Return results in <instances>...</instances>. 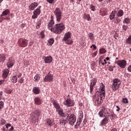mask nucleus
<instances>
[{"mask_svg":"<svg viewBox=\"0 0 131 131\" xmlns=\"http://www.w3.org/2000/svg\"><path fill=\"white\" fill-rule=\"evenodd\" d=\"M55 24V21H54V16L53 15L51 16V20L48 24V28L51 31H53L54 33L57 34H60L64 29H65V26L63 23L57 24L55 27L54 26Z\"/></svg>","mask_w":131,"mask_h":131,"instance_id":"obj_1","label":"nucleus"},{"mask_svg":"<svg viewBox=\"0 0 131 131\" xmlns=\"http://www.w3.org/2000/svg\"><path fill=\"white\" fill-rule=\"evenodd\" d=\"M98 115L99 117H104V118L100 121L99 126H105L106 124L109 122V117H110V113L106 107L103 106L101 110L98 112Z\"/></svg>","mask_w":131,"mask_h":131,"instance_id":"obj_2","label":"nucleus"},{"mask_svg":"<svg viewBox=\"0 0 131 131\" xmlns=\"http://www.w3.org/2000/svg\"><path fill=\"white\" fill-rule=\"evenodd\" d=\"M103 95L95 93L93 96V103L95 106H100L103 103Z\"/></svg>","mask_w":131,"mask_h":131,"instance_id":"obj_3","label":"nucleus"},{"mask_svg":"<svg viewBox=\"0 0 131 131\" xmlns=\"http://www.w3.org/2000/svg\"><path fill=\"white\" fill-rule=\"evenodd\" d=\"M66 114L67 115V119L68 121H69L70 125H74V123L76 122V117H75V115H74V114H71V112L69 111L66 112Z\"/></svg>","mask_w":131,"mask_h":131,"instance_id":"obj_4","label":"nucleus"},{"mask_svg":"<svg viewBox=\"0 0 131 131\" xmlns=\"http://www.w3.org/2000/svg\"><path fill=\"white\" fill-rule=\"evenodd\" d=\"M62 10L59 7H57L54 10V14L56 17L57 22H61V20H62Z\"/></svg>","mask_w":131,"mask_h":131,"instance_id":"obj_5","label":"nucleus"},{"mask_svg":"<svg viewBox=\"0 0 131 131\" xmlns=\"http://www.w3.org/2000/svg\"><path fill=\"white\" fill-rule=\"evenodd\" d=\"M121 84V81L120 80L117 78H115L113 80V83L112 84V88L113 91H117L120 88V84Z\"/></svg>","mask_w":131,"mask_h":131,"instance_id":"obj_6","label":"nucleus"},{"mask_svg":"<svg viewBox=\"0 0 131 131\" xmlns=\"http://www.w3.org/2000/svg\"><path fill=\"white\" fill-rule=\"evenodd\" d=\"M40 9H41V6H39L38 7V8L34 10L33 15L32 16V19H36V18H37V17L40 15V13L41 12Z\"/></svg>","mask_w":131,"mask_h":131,"instance_id":"obj_7","label":"nucleus"},{"mask_svg":"<svg viewBox=\"0 0 131 131\" xmlns=\"http://www.w3.org/2000/svg\"><path fill=\"white\" fill-rule=\"evenodd\" d=\"M97 78H93L91 80V84L90 85V94H93L94 92V86L96 85V83H97Z\"/></svg>","mask_w":131,"mask_h":131,"instance_id":"obj_8","label":"nucleus"},{"mask_svg":"<svg viewBox=\"0 0 131 131\" xmlns=\"http://www.w3.org/2000/svg\"><path fill=\"white\" fill-rule=\"evenodd\" d=\"M118 66L120 67V68L124 69L126 67L127 62L125 60L123 59L121 60H118L115 62Z\"/></svg>","mask_w":131,"mask_h":131,"instance_id":"obj_9","label":"nucleus"},{"mask_svg":"<svg viewBox=\"0 0 131 131\" xmlns=\"http://www.w3.org/2000/svg\"><path fill=\"white\" fill-rule=\"evenodd\" d=\"M18 43L19 47L25 48V47H27V45H28V40L25 39H19L18 40Z\"/></svg>","mask_w":131,"mask_h":131,"instance_id":"obj_10","label":"nucleus"},{"mask_svg":"<svg viewBox=\"0 0 131 131\" xmlns=\"http://www.w3.org/2000/svg\"><path fill=\"white\" fill-rule=\"evenodd\" d=\"M63 104L64 105H66V106H67V107H71V106H74V102L68 98H67L63 102Z\"/></svg>","mask_w":131,"mask_h":131,"instance_id":"obj_11","label":"nucleus"},{"mask_svg":"<svg viewBox=\"0 0 131 131\" xmlns=\"http://www.w3.org/2000/svg\"><path fill=\"white\" fill-rule=\"evenodd\" d=\"M6 65L9 69L14 66V59H13V57L9 58Z\"/></svg>","mask_w":131,"mask_h":131,"instance_id":"obj_12","label":"nucleus"},{"mask_svg":"<svg viewBox=\"0 0 131 131\" xmlns=\"http://www.w3.org/2000/svg\"><path fill=\"white\" fill-rule=\"evenodd\" d=\"M39 115H40V111L38 110H36L34 112V118H32V119L34 121H36V120H38V118H39Z\"/></svg>","mask_w":131,"mask_h":131,"instance_id":"obj_13","label":"nucleus"},{"mask_svg":"<svg viewBox=\"0 0 131 131\" xmlns=\"http://www.w3.org/2000/svg\"><path fill=\"white\" fill-rule=\"evenodd\" d=\"M44 81L45 82H51V81H53V75L50 74V72L45 76L44 78Z\"/></svg>","mask_w":131,"mask_h":131,"instance_id":"obj_14","label":"nucleus"},{"mask_svg":"<svg viewBox=\"0 0 131 131\" xmlns=\"http://www.w3.org/2000/svg\"><path fill=\"white\" fill-rule=\"evenodd\" d=\"M99 90L101 92H98L97 94L102 96V97H105V96H106L105 94V85L103 84H101V85L100 86Z\"/></svg>","mask_w":131,"mask_h":131,"instance_id":"obj_15","label":"nucleus"},{"mask_svg":"<svg viewBox=\"0 0 131 131\" xmlns=\"http://www.w3.org/2000/svg\"><path fill=\"white\" fill-rule=\"evenodd\" d=\"M43 59L44 60V62L46 64H49L50 63H52L53 61V57L52 56H46L43 58Z\"/></svg>","mask_w":131,"mask_h":131,"instance_id":"obj_16","label":"nucleus"},{"mask_svg":"<svg viewBox=\"0 0 131 131\" xmlns=\"http://www.w3.org/2000/svg\"><path fill=\"white\" fill-rule=\"evenodd\" d=\"M37 6H38V4L37 3L33 2L29 5V9L30 11H33Z\"/></svg>","mask_w":131,"mask_h":131,"instance_id":"obj_17","label":"nucleus"},{"mask_svg":"<svg viewBox=\"0 0 131 131\" xmlns=\"http://www.w3.org/2000/svg\"><path fill=\"white\" fill-rule=\"evenodd\" d=\"M46 123L49 126H53V125H54V120H51V119H47Z\"/></svg>","mask_w":131,"mask_h":131,"instance_id":"obj_18","label":"nucleus"},{"mask_svg":"<svg viewBox=\"0 0 131 131\" xmlns=\"http://www.w3.org/2000/svg\"><path fill=\"white\" fill-rule=\"evenodd\" d=\"M32 91L34 94H35L36 95H38V94H39L40 92V89H39V88L35 86L33 88Z\"/></svg>","mask_w":131,"mask_h":131,"instance_id":"obj_19","label":"nucleus"},{"mask_svg":"<svg viewBox=\"0 0 131 131\" xmlns=\"http://www.w3.org/2000/svg\"><path fill=\"white\" fill-rule=\"evenodd\" d=\"M59 123L61 125H65L66 123H68V120H65V119L62 118L59 120Z\"/></svg>","mask_w":131,"mask_h":131,"instance_id":"obj_20","label":"nucleus"},{"mask_svg":"<svg viewBox=\"0 0 131 131\" xmlns=\"http://www.w3.org/2000/svg\"><path fill=\"white\" fill-rule=\"evenodd\" d=\"M9 72H10L9 70H4L3 77H4V78H7V77H8V75H9Z\"/></svg>","mask_w":131,"mask_h":131,"instance_id":"obj_21","label":"nucleus"},{"mask_svg":"<svg viewBox=\"0 0 131 131\" xmlns=\"http://www.w3.org/2000/svg\"><path fill=\"white\" fill-rule=\"evenodd\" d=\"M81 122H82V120L77 119V122L74 126L75 128H78L79 127V126L81 124Z\"/></svg>","mask_w":131,"mask_h":131,"instance_id":"obj_22","label":"nucleus"},{"mask_svg":"<svg viewBox=\"0 0 131 131\" xmlns=\"http://www.w3.org/2000/svg\"><path fill=\"white\" fill-rule=\"evenodd\" d=\"M5 61H6V55L3 54H0V62L4 63Z\"/></svg>","mask_w":131,"mask_h":131,"instance_id":"obj_23","label":"nucleus"},{"mask_svg":"<svg viewBox=\"0 0 131 131\" xmlns=\"http://www.w3.org/2000/svg\"><path fill=\"white\" fill-rule=\"evenodd\" d=\"M10 79H11V82H13V83H16V82H17V81L18 80L17 76H11Z\"/></svg>","mask_w":131,"mask_h":131,"instance_id":"obj_24","label":"nucleus"},{"mask_svg":"<svg viewBox=\"0 0 131 131\" xmlns=\"http://www.w3.org/2000/svg\"><path fill=\"white\" fill-rule=\"evenodd\" d=\"M34 101L35 104H36V105H40V104H41V99H40V98L38 97L35 98Z\"/></svg>","mask_w":131,"mask_h":131,"instance_id":"obj_25","label":"nucleus"},{"mask_svg":"<svg viewBox=\"0 0 131 131\" xmlns=\"http://www.w3.org/2000/svg\"><path fill=\"white\" fill-rule=\"evenodd\" d=\"M10 13V10L9 9H6L4 11H3L2 14L1 15V17L2 16H7V15H9Z\"/></svg>","mask_w":131,"mask_h":131,"instance_id":"obj_26","label":"nucleus"},{"mask_svg":"<svg viewBox=\"0 0 131 131\" xmlns=\"http://www.w3.org/2000/svg\"><path fill=\"white\" fill-rule=\"evenodd\" d=\"M70 36H71V34L70 32H68V33L65 34L63 37V40H67V39H68V38H69Z\"/></svg>","mask_w":131,"mask_h":131,"instance_id":"obj_27","label":"nucleus"},{"mask_svg":"<svg viewBox=\"0 0 131 131\" xmlns=\"http://www.w3.org/2000/svg\"><path fill=\"white\" fill-rule=\"evenodd\" d=\"M123 14H124L123 10L120 9L117 13V16L118 17H122V16H123Z\"/></svg>","mask_w":131,"mask_h":131,"instance_id":"obj_28","label":"nucleus"},{"mask_svg":"<svg viewBox=\"0 0 131 131\" xmlns=\"http://www.w3.org/2000/svg\"><path fill=\"white\" fill-rule=\"evenodd\" d=\"M53 105L57 110H60V105L56 101H53Z\"/></svg>","mask_w":131,"mask_h":131,"instance_id":"obj_29","label":"nucleus"},{"mask_svg":"<svg viewBox=\"0 0 131 131\" xmlns=\"http://www.w3.org/2000/svg\"><path fill=\"white\" fill-rule=\"evenodd\" d=\"M58 114L59 116H61L62 118L66 117L67 116V115H65V113L63 112V111L59 110L58 111Z\"/></svg>","mask_w":131,"mask_h":131,"instance_id":"obj_30","label":"nucleus"},{"mask_svg":"<svg viewBox=\"0 0 131 131\" xmlns=\"http://www.w3.org/2000/svg\"><path fill=\"white\" fill-rule=\"evenodd\" d=\"M78 119L80 120H82V119H83V113L82 111H79V117Z\"/></svg>","mask_w":131,"mask_h":131,"instance_id":"obj_31","label":"nucleus"},{"mask_svg":"<svg viewBox=\"0 0 131 131\" xmlns=\"http://www.w3.org/2000/svg\"><path fill=\"white\" fill-rule=\"evenodd\" d=\"M130 22V19L129 17L125 18L124 20L123 21V23H125L126 24H129Z\"/></svg>","mask_w":131,"mask_h":131,"instance_id":"obj_32","label":"nucleus"},{"mask_svg":"<svg viewBox=\"0 0 131 131\" xmlns=\"http://www.w3.org/2000/svg\"><path fill=\"white\" fill-rule=\"evenodd\" d=\"M88 36L90 38V39H91V40H94L95 38H94V34L93 33H89L88 34Z\"/></svg>","mask_w":131,"mask_h":131,"instance_id":"obj_33","label":"nucleus"},{"mask_svg":"<svg viewBox=\"0 0 131 131\" xmlns=\"http://www.w3.org/2000/svg\"><path fill=\"white\" fill-rule=\"evenodd\" d=\"M120 21H121V19H120V18H118V16L116 17L114 19V22L116 24H118V23H119L120 22Z\"/></svg>","mask_w":131,"mask_h":131,"instance_id":"obj_34","label":"nucleus"},{"mask_svg":"<svg viewBox=\"0 0 131 131\" xmlns=\"http://www.w3.org/2000/svg\"><path fill=\"white\" fill-rule=\"evenodd\" d=\"M34 78L35 81H38V80H39L40 78V77L39 76V75H38V74H36Z\"/></svg>","mask_w":131,"mask_h":131,"instance_id":"obj_35","label":"nucleus"},{"mask_svg":"<svg viewBox=\"0 0 131 131\" xmlns=\"http://www.w3.org/2000/svg\"><path fill=\"white\" fill-rule=\"evenodd\" d=\"M115 18V15H114V13L112 12L111 14L110 15V20H113Z\"/></svg>","mask_w":131,"mask_h":131,"instance_id":"obj_36","label":"nucleus"},{"mask_svg":"<svg viewBox=\"0 0 131 131\" xmlns=\"http://www.w3.org/2000/svg\"><path fill=\"white\" fill-rule=\"evenodd\" d=\"M42 21V19H38L37 23H36V26L38 27V28H39V26L41 25V22Z\"/></svg>","mask_w":131,"mask_h":131,"instance_id":"obj_37","label":"nucleus"},{"mask_svg":"<svg viewBox=\"0 0 131 131\" xmlns=\"http://www.w3.org/2000/svg\"><path fill=\"white\" fill-rule=\"evenodd\" d=\"M64 41H66V43H67V45H71V43L73 42V41L71 39H68L67 40H64Z\"/></svg>","mask_w":131,"mask_h":131,"instance_id":"obj_38","label":"nucleus"},{"mask_svg":"<svg viewBox=\"0 0 131 131\" xmlns=\"http://www.w3.org/2000/svg\"><path fill=\"white\" fill-rule=\"evenodd\" d=\"M100 54H105L106 53V50L104 48H101L99 49Z\"/></svg>","mask_w":131,"mask_h":131,"instance_id":"obj_39","label":"nucleus"},{"mask_svg":"<svg viewBox=\"0 0 131 131\" xmlns=\"http://www.w3.org/2000/svg\"><path fill=\"white\" fill-rule=\"evenodd\" d=\"M84 19H86L88 21H91V16H90V14L85 15Z\"/></svg>","mask_w":131,"mask_h":131,"instance_id":"obj_40","label":"nucleus"},{"mask_svg":"<svg viewBox=\"0 0 131 131\" xmlns=\"http://www.w3.org/2000/svg\"><path fill=\"white\" fill-rule=\"evenodd\" d=\"M90 9H91V11H93V12L96 11V7L93 5V4L90 5Z\"/></svg>","mask_w":131,"mask_h":131,"instance_id":"obj_41","label":"nucleus"},{"mask_svg":"<svg viewBox=\"0 0 131 131\" xmlns=\"http://www.w3.org/2000/svg\"><path fill=\"white\" fill-rule=\"evenodd\" d=\"M48 43H49V46H52L53 43H54V39L53 38H50L48 40Z\"/></svg>","mask_w":131,"mask_h":131,"instance_id":"obj_42","label":"nucleus"},{"mask_svg":"<svg viewBox=\"0 0 131 131\" xmlns=\"http://www.w3.org/2000/svg\"><path fill=\"white\" fill-rule=\"evenodd\" d=\"M122 102L123 103H124V104H127V103H128V100H127V98H124L122 99Z\"/></svg>","mask_w":131,"mask_h":131,"instance_id":"obj_43","label":"nucleus"},{"mask_svg":"<svg viewBox=\"0 0 131 131\" xmlns=\"http://www.w3.org/2000/svg\"><path fill=\"white\" fill-rule=\"evenodd\" d=\"M5 92L7 94H12V92H13V90L11 89H7L5 90Z\"/></svg>","mask_w":131,"mask_h":131,"instance_id":"obj_44","label":"nucleus"},{"mask_svg":"<svg viewBox=\"0 0 131 131\" xmlns=\"http://www.w3.org/2000/svg\"><path fill=\"white\" fill-rule=\"evenodd\" d=\"M128 28V26H126L125 25L122 26V29L123 30H124V31H126Z\"/></svg>","mask_w":131,"mask_h":131,"instance_id":"obj_45","label":"nucleus"},{"mask_svg":"<svg viewBox=\"0 0 131 131\" xmlns=\"http://www.w3.org/2000/svg\"><path fill=\"white\" fill-rule=\"evenodd\" d=\"M6 120L4 119H2L1 120V125H4L5 124H6Z\"/></svg>","mask_w":131,"mask_h":131,"instance_id":"obj_46","label":"nucleus"},{"mask_svg":"<svg viewBox=\"0 0 131 131\" xmlns=\"http://www.w3.org/2000/svg\"><path fill=\"white\" fill-rule=\"evenodd\" d=\"M4 107V102L1 101L0 102V110Z\"/></svg>","mask_w":131,"mask_h":131,"instance_id":"obj_47","label":"nucleus"},{"mask_svg":"<svg viewBox=\"0 0 131 131\" xmlns=\"http://www.w3.org/2000/svg\"><path fill=\"white\" fill-rule=\"evenodd\" d=\"M47 3H49V4H53L54 3V1L55 0H46Z\"/></svg>","mask_w":131,"mask_h":131,"instance_id":"obj_48","label":"nucleus"},{"mask_svg":"<svg viewBox=\"0 0 131 131\" xmlns=\"http://www.w3.org/2000/svg\"><path fill=\"white\" fill-rule=\"evenodd\" d=\"M32 45H33V41L31 40L29 43V47H32Z\"/></svg>","mask_w":131,"mask_h":131,"instance_id":"obj_49","label":"nucleus"},{"mask_svg":"<svg viewBox=\"0 0 131 131\" xmlns=\"http://www.w3.org/2000/svg\"><path fill=\"white\" fill-rule=\"evenodd\" d=\"M127 71H128V72H131V64L128 67Z\"/></svg>","mask_w":131,"mask_h":131,"instance_id":"obj_50","label":"nucleus"},{"mask_svg":"<svg viewBox=\"0 0 131 131\" xmlns=\"http://www.w3.org/2000/svg\"><path fill=\"white\" fill-rule=\"evenodd\" d=\"M11 126V125L10 123H8L6 125V128H9V127H10Z\"/></svg>","mask_w":131,"mask_h":131,"instance_id":"obj_51","label":"nucleus"},{"mask_svg":"<svg viewBox=\"0 0 131 131\" xmlns=\"http://www.w3.org/2000/svg\"><path fill=\"white\" fill-rule=\"evenodd\" d=\"M23 81H24V79L22 78L18 80V82H19V83H23Z\"/></svg>","mask_w":131,"mask_h":131,"instance_id":"obj_52","label":"nucleus"},{"mask_svg":"<svg viewBox=\"0 0 131 131\" xmlns=\"http://www.w3.org/2000/svg\"><path fill=\"white\" fill-rule=\"evenodd\" d=\"M108 70L110 71H113V68L112 67V66H110L109 67H108Z\"/></svg>","mask_w":131,"mask_h":131,"instance_id":"obj_53","label":"nucleus"},{"mask_svg":"<svg viewBox=\"0 0 131 131\" xmlns=\"http://www.w3.org/2000/svg\"><path fill=\"white\" fill-rule=\"evenodd\" d=\"M110 116L111 117V120H112V119H114V115H113V114H110Z\"/></svg>","mask_w":131,"mask_h":131,"instance_id":"obj_54","label":"nucleus"},{"mask_svg":"<svg viewBox=\"0 0 131 131\" xmlns=\"http://www.w3.org/2000/svg\"><path fill=\"white\" fill-rule=\"evenodd\" d=\"M96 56H97V52H94L92 53V57L93 58H95V57H96Z\"/></svg>","mask_w":131,"mask_h":131,"instance_id":"obj_55","label":"nucleus"},{"mask_svg":"<svg viewBox=\"0 0 131 131\" xmlns=\"http://www.w3.org/2000/svg\"><path fill=\"white\" fill-rule=\"evenodd\" d=\"M4 82H5V81L4 80H0V85H1V84H3Z\"/></svg>","mask_w":131,"mask_h":131,"instance_id":"obj_56","label":"nucleus"},{"mask_svg":"<svg viewBox=\"0 0 131 131\" xmlns=\"http://www.w3.org/2000/svg\"><path fill=\"white\" fill-rule=\"evenodd\" d=\"M14 129V127L13 126H11V128L9 129V131H12Z\"/></svg>","mask_w":131,"mask_h":131,"instance_id":"obj_57","label":"nucleus"},{"mask_svg":"<svg viewBox=\"0 0 131 131\" xmlns=\"http://www.w3.org/2000/svg\"><path fill=\"white\" fill-rule=\"evenodd\" d=\"M20 27H21V28H23V27H25V24H22L21 25H20Z\"/></svg>","mask_w":131,"mask_h":131,"instance_id":"obj_58","label":"nucleus"},{"mask_svg":"<svg viewBox=\"0 0 131 131\" xmlns=\"http://www.w3.org/2000/svg\"><path fill=\"white\" fill-rule=\"evenodd\" d=\"M92 47H93V48L94 49V50H96V49H97V46H96L95 44L92 45Z\"/></svg>","mask_w":131,"mask_h":131,"instance_id":"obj_59","label":"nucleus"},{"mask_svg":"<svg viewBox=\"0 0 131 131\" xmlns=\"http://www.w3.org/2000/svg\"><path fill=\"white\" fill-rule=\"evenodd\" d=\"M83 124H85L86 123V119H84L83 121Z\"/></svg>","mask_w":131,"mask_h":131,"instance_id":"obj_60","label":"nucleus"},{"mask_svg":"<svg viewBox=\"0 0 131 131\" xmlns=\"http://www.w3.org/2000/svg\"><path fill=\"white\" fill-rule=\"evenodd\" d=\"M2 131H6V128L5 127V126H4V127L2 128Z\"/></svg>","mask_w":131,"mask_h":131,"instance_id":"obj_61","label":"nucleus"},{"mask_svg":"<svg viewBox=\"0 0 131 131\" xmlns=\"http://www.w3.org/2000/svg\"><path fill=\"white\" fill-rule=\"evenodd\" d=\"M5 20H7V21H10V18H9V17H5Z\"/></svg>","mask_w":131,"mask_h":131,"instance_id":"obj_62","label":"nucleus"},{"mask_svg":"<svg viewBox=\"0 0 131 131\" xmlns=\"http://www.w3.org/2000/svg\"><path fill=\"white\" fill-rule=\"evenodd\" d=\"M21 76H22V74L21 73H19V74L18 75V78H20V77H21Z\"/></svg>","mask_w":131,"mask_h":131,"instance_id":"obj_63","label":"nucleus"},{"mask_svg":"<svg viewBox=\"0 0 131 131\" xmlns=\"http://www.w3.org/2000/svg\"><path fill=\"white\" fill-rule=\"evenodd\" d=\"M117 109L116 111H119L120 107L118 105L117 106Z\"/></svg>","mask_w":131,"mask_h":131,"instance_id":"obj_64","label":"nucleus"}]
</instances>
